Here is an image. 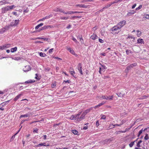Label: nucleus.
<instances>
[{
	"instance_id": "f257e3e1",
	"label": "nucleus",
	"mask_w": 149,
	"mask_h": 149,
	"mask_svg": "<svg viewBox=\"0 0 149 149\" xmlns=\"http://www.w3.org/2000/svg\"><path fill=\"white\" fill-rule=\"evenodd\" d=\"M15 7V6L14 5L10 6H8L5 7H3L1 9V13H4L9 10L13 9Z\"/></svg>"
},
{
	"instance_id": "f03ea898",
	"label": "nucleus",
	"mask_w": 149,
	"mask_h": 149,
	"mask_svg": "<svg viewBox=\"0 0 149 149\" xmlns=\"http://www.w3.org/2000/svg\"><path fill=\"white\" fill-rule=\"evenodd\" d=\"M82 111H79L77 114L74 115L75 120L77 122H79L84 118V117L82 116V114L80 116L81 113Z\"/></svg>"
},
{
	"instance_id": "7ed1b4c3",
	"label": "nucleus",
	"mask_w": 149,
	"mask_h": 149,
	"mask_svg": "<svg viewBox=\"0 0 149 149\" xmlns=\"http://www.w3.org/2000/svg\"><path fill=\"white\" fill-rule=\"evenodd\" d=\"M19 20H13V21L10 22L9 26V28L10 26H16L18 24Z\"/></svg>"
},
{
	"instance_id": "20e7f679",
	"label": "nucleus",
	"mask_w": 149,
	"mask_h": 149,
	"mask_svg": "<svg viewBox=\"0 0 149 149\" xmlns=\"http://www.w3.org/2000/svg\"><path fill=\"white\" fill-rule=\"evenodd\" d=\"M9 29V26H6L0 29V34L4 33L6 30H8Z\"/></svg>"
},
{
	"instance_id": "39448f33",
	"label": "nucleus",
	"mask_w": 149,
	"mask_h": 149,
	"mask_svg": "<svg viewBox=\"0 0 149 149\" xmlns=\"http://www.w3.org/2000/svg\"><path fill=\"white\" fill-rule=\"evenodd\" d=\"M93 107H91L85 110V111L82 113V114L83 115L82 116L84 117H84L86 115L87 113H89L91 110H92L93 109Z\"/></svg>"
},
{
	"instance_id": "423d86ee",
	"label": "nucleus",
	"mask_w": 149,
	"mask_h": 149,
	"mask_svg": "<svg viewBox=\"0 0 149 149\" xmlns=\"http://www.w3.org/2000/svg\"><path fill=\"white\" fill-rule=\"evenodd\" d=\"M126 23V21L125 20H123L120 21L118 24V25L120 28H122L124 26Z\"/></svg>"
},
{
	"instance_id": "0eeeda50",
	"label": "nucleus",
	"mask_w": 149,
	"mask_h": 149,
	"mask_svg": "<svg viewBox=\"0 0 149 149\" xmlns=\"http://www.w3.org/2000/svg\"><path fill=\"white\" fill-rule=\"evenodd\" d=\"M113 138L110 139H107L102 141V143L103 144H105L107 143H109L111 141L113 140Z\"/></svg>"
},
{
	"instance_id": "6e6552de",
	"label": "nucleus",
	"mask_w": 149,
	"mask_h": 149,
	"mask_svg": "<svg viewBox=\"0 0 149 149\" xmlns=\"http://www.w3.org/2000/svg\"><path fill=\"white\" fill-rule=\"evenodd\" d=\"M78 69L81 75L83 74V73L82 70V65L81 63H79L77 65Z\"/></svg>"
},
{
	"instance_id": "1a4fd4ad",
	"label": "nucleus",
	"mask_w": 149,
	"mask_h": 149,
	"mask_svg": "<svg viewBox=\"0 0 149 149\" xmlns=\"http://www.w3.org/2000/svg\"><path fill=\"white\" fill-rule=\"evenodd\" d=\"M31 70V68L29 65H26L23 68V70L24 72L29 71Z\"/></svg>"
},
{
	"instance_id": "9d476101",
	"label": "nucleus",
	"mask_w": 149,
	"mask_h": 149,
	"mask_svg": "<svg viewBox=\"0 0 149 149\" xmlns=\"http://www.w3.org/2000/svg\"><path fill=\"white\" fill-rule=\"evenodd\" d=\"M136 65V64L135 63H134L133 64H130L127 67L126 69L128 70H130L134 66H135Z\"/></svg>"
},
{
	"instance_id": "9b49d317",
	"label": "nucleus",
	"mask_w": 149,
	"mask_h": 149,
	"mask_svg": "<svg viewBox=\"0 0 149 149\" xmlns=\"http://www.w3.org/2000/svg\"><path fill=\"white\" fill-rule=\"evenodd\" d=\"M120 28L119 27V26L118 25L116 26H113L111 29V31H115L118 30H120Z\"/></svg>"
},
{
	"instance_id": "f8f14e48",
	"label": "nucleus",
	"mask_w": 149,
	"mask_h": 149,
	"mask_svg": "<svg viewBox=\"0 0 149 149\" xmlns=\"http://www.w3.org/2000/svg\"><path fill=\"white\" fill-rule=\"evenodd\" d=\"M49 144H46V143H39L38 144V147L41 146H49Z\"/></svg>"
},
{
	"instance_id": "ddd939ff",
	"label": "nucleus",
	"mask_w": 149,
	"mask_h": 149,
	"mask_svg": "<svg viewBox=\"0 0 149 149\" xmlns=\"http://www.w3.org/2000/svg\"><path fill=\"white\" fill-rule=\"evenodd\" d=\"M76 6H79L80 8H87L88 6H85L83 4H77L76 5Z\"/></svg>"
},
{
	"instance_id": "4468645a",
	"label": "nucleus",
	"mask_w": 149,
	"mask_h": 149,
	"mask_svg": "<svg viewBox=\"0 0 149 149\" xmlns=\"http://www.w3.org/2000/svg\"><path fill=\"white\" fill-rule=\"evenodd\" d=\"M51 28L50 26H44L43 27H42L41 29H40V30H38V31H40L41 30H44L47 29L49 28Z\"/></svg>"
},
{
	"instance_id": "2eb2a0df",
	"label": "nucleus",
	"mask_w": 149,
	"mask_h": 149,
	"mask_svg": "<svg viewBox=\"0 0 149 149\" xmlns=\"http://www.w3.org/2000/svg\"><path fill=\"white\" fill-rule=\"evenodd\" d=\"M22 94H20L19 95H18L16 97H15L14 98V100L15 101H17L18 99L22 95Z\"/></svg>"
},
{
	"instance_id": "dca6fc26",
	"label": "nucleus",
	"mask_w": 149,
	"mask_h": 149,
	"mask_svg": "<svg viewBox=\"0 0 149 149\" xmlns=\"http://www.w3.org/2000/svg\"><path fill=\"white\" fill-rule=\"evenodd\" d=\"M132 11H133V12H128L126 16L127 17H129L130 16H132L134 13H135V11H134V10Z\"/></svg>"
},
{
	"instance_id": "f3484780",
	"label": "nucleus",
	"mask_w": 149,
	"mask_h": 149,
	"mask_svg": "<svg viewBox=\"0 0 149 149\" xmlns=\"http://www.w3.org/2000/svg\"><path fill=\"white\" fill-rule=\"evenodd\" d=\"M54 11L55 12H60L64 13V11L63 10H62L61 9L58 8L55 10Z\"/></svg>"
},
{
	"instance_id": "a211bd4d",
	"label": "nucleus",
	"mask_w": 149,
	"mask_h": 149,
	"mask_svg": "<svg viewBox=\"0 0 149 149\" xmlns=\"http://www.w3.org/2000/svg\"><path fill=\"white\" fill-rule=\"evenodd\" d=\"M137 43L138 44H144L143 40L142 39H139L137 40Z\"/></svg>"
},
{
	"instance_id": "6ab92c4d",
	"label": "nucleus",
	"mask_w": 149,
	"mask_h": 149,
	"mask_svg": "<svg viewBox=\"0 0 149 149\" xmlns=\"http://www.w3.org/2000/svg\"><path fill=\"white\" fill-rule=\"evenodd\" d=\"M98 38L96 34H93L91 36L90 38L93 40H95L97 39Z\"/></svg>"
},
{
	"instance_id": "aec40b11",
	"label": "nucleus",
	"mask_w": 149,
	"mask_h": 149,
	"mask_svg": "<svg viewBox=\"0 0 149 149\" xmlns=\"http://www.w3.org/2000/svg\"><path fill=\"white\" fill-rule=\"evenodd\" d=\"M113 96H107L106 99L108 100H113Z\"/></svg>"
},
{
	"instance_id": "412c9836",
	"label": "nucleus",
	"mask_w": 149,
	"mask_h": 149,
	"mask_svg": "<svg viewBox=\"0 0 149 149\" xmlns=\"http://www.w3.org/2000/svg\"><path fill=\"white\" fill-rule=\"evenodd\" d=\"M43 121V119L42 118V119L38 120V122H39L40 123H41L40 124V123H39V124L40 125V126H41L42 125L43 123L42 121Z\"/></svg>"
},
{
	"instance_id": "4be33fe9",
	"label": "nucleus",
	"mask_w": 149,
	"mask_h": 149,
	"mask_svg": "<svg viewBox=\"0 0 149 149\" xmlns=\"http://www.w3.org/2000/svg\"><path fill=\"white\" fill-rule=\"evenodd\" d=\"M17 49V47H15L14 48H12L11 49V52H16Z\"/></svg>"
},
{
	"instance_id": "5701e85b",
	"label": "nucleus",
	"mask_w": 149,
	"mask_h": 149,
	"mask_svg": "<svg viewBox=\"0 0 149 149\" xmlns=\"http://www.w3.org/2000/svg\"><path fill=\"white\" fill-rule=\"evenodd\" d=\"M77 38H79L80 39L81 43H82L83 42V38H82V36H79V35L77 36Z\"/></svg>"
},
{
	"instance_id": "b1692460",
	"label": "nucleus",
	"mask_w": 149,
	"mask_h": 149,
	"mask_svg": "<svg viewBox=\"0 0 149 149\" xmlns=\"http://www.w3.org/2000/svg\"><path fill=\"white\" fill-rule=\"evenodd\" d=\"M35 81L34 80H28L27 81H26L25 82V84H28L29 83H31L33 82H34Z\"/></svg>"
},
{
	"instance_id": "393cba45",
	"label": "nucleus",
	"mask_w": 149,
	"mask_h": 149,
	"mask_svg": "<svg viewBox=\"0 0 149 149\" xmlns=\"http://www.w3.org/2000/svg\"><path fill=\"white\" fill-rule=\"evenodd\" d=\"M10 47V44H6L3 45L4 49L6 48H8Z\"/></svg>"
},
{
	"instance_id": "a878e982",
	"label": "nucleus",
	"mask_w": 149,
	"mask_h": 149,
	"mask_svg": "<svg viewBox=\"0 0 149 149\" xmlns=\"http://www.w3.org/2000/svg\"><path fill=\"white\" fill-rule=\"evenodd\" d=\"M39 55L40 56L43 57H45L46 56H47L44 53H43L42 52L39 53Z\"/></svg>"
},
{
	"instance_id": "bb28decb",
	"label": "nucleus",
	"mask_w": 149,
	"mask_h": 149,
	"mask_svg": "<svg viewBox=\"0 0 149 149\" xmlns=\"http://www.w3.org/2000/svg\"><path fill=\"white\" fill-rule=\"evenodd\" d=\"M67 49L72 54H73L74 53V51L73 50H72L70 47L67 48Z\"/></svg>"
},
{
	"instance_id": "cd10ccee",
	"label": "nucleus",
	"mask_w": 149,
	"mask_h": 149,
	"mask_svg": "<svg viewBox=\"0 0 149 149\" xmlns=\"http://www.w3.org/2000/svg\"><path fill=\"white\" fill-rule=\"evenodd\" d=\"M9 101H10L9 100H8L6 102H4L2 103L1 104L2 106H4V105H6L7 103H8Z\"/></svg>"
},
{
	"instance_id": "c85d7f7f",
	"label": "nucleus",
	"mask_w": 149,
	"mask_h": 149,
	"mask_svg": "<svg viewBox=\"0 0 149 149\" xmlns=\"http://www.w3.org/2000/svg\"><path fill=\"white\" fill-rule=\"evenodd\" d=\"M70 13H71V14H74L75 13H83L82 12H78L77 11H70Z\"/></svg>"
},
{
	"instance_id": "c756f323",
	"label": "nucleus",
	"mask_w": 149,
	"mask_h": 149,
	"mask_svg": "<svg viewBox=\"0 0 149 149\" xmlns=\"http://www.w3.org/2000/svg\"><path fill=\"white\" fill-rule=\"evenodd\" d=\"M72 132L75 135H77L78 134V132L77 130H72Z\"/></svg>"
},
{
	"instance_id": "7c9ffc66",
	"label": "nucleus",
	"mask_w": 149,
	"mask_h": 149,
	"mask_svg": "<svg viewBox=\"0 0 149 149\" xmlns=\"http://www.w3.org/2000/svg\"><path fill=\"white\" fill-rule=\"evenodd\" d=\"M29 116V115L28 114H26L25 115H22L20 116V118H22V117H27Z\"/></svg>"
},
{
	"instance_id": "2f4dec72",
	"label": "nucleus",
	"mask_w": 149,
	"mask_h": 149,
	"mask_svg": "<svg viewBox=\"0 0 149 149\" xmlns=\"http://www.w3.org/2000/svg\"><path fill=\"white\" fill-rule=\"evenodd\" d=\"M117 95L118 97H123L124 95V94H123L121 93H118L117 94Z\"/></svg>"
},
{
	"instance_id": "473e14b6",
	"label": "nucleus",
	"mask_w": 149,
	"mask_h": 149,
	"mask_svg": "<svg viewBox=\"0 0 149 149\" xmlns=\"http://www.w3.org/2000/svg\"><path fill=\"white\" fill-rule=\"evenodd\" d=\"M70 73L71 74L73 75V76L74 77H75L74 76V75H73V74H75V72H74V70H73V71H71L70 70Z\"/></svg>"
},
{
	"instance_id": "72a5a7b5",
	"label": "nucleus",
	"mask_w": 149,
	"mask_h": 149,
	"mask_svg": "<svg viewBox=\"0 0 149 149\" xmlns=\"http://www.w3.org/2000/svg\"><path fill=\"white\" fill-rule=\"evenodd\" d=\"M56 83L55 82H53L52 84L51 87L52 88H54L56 86Z\"/></svg>"
},
{
	"instance_id": "f704fd0d",
	"label": "nucleus",
	"mask_w": 149,
	"mask_h": 149,
	"mask_svg": "<svg viewBox=\"0 0 149 149\" xmlns=\"http://www.w3.org/2000/svg\"><path fill=\"white\" fill-rule=\"evenodd\" d=\"M135 142V141H133L131 142L129 144V145L130 147H132L133 145L134 144V143Z\"/></svg>"
},
{
	"instance_id": "c9c22d12",
	"label": "nucleus",
	"mask_w": 149,
	"mask_h": 149,
	"mask_svg": "<svg viewBox=\"0 0 149 149\" xmlns=\"http://www.w3.org/2000/svg\"><path fill=\"white\" fill-rule=\"evenodd\" d=\"M126 53L127 54H129L130 53H132V52L129 49H127L126 51Z\"/></svg>"
},
{
	"instance_id": "e433bc0d",
	"label": "nucleus",
	"mask_w": 149,
	"mask_h": 149,
	"mask_svg": "<svg viewBox=\"0 0 149 149\" xmlns=\"http://www.w3.org/2000/svg\"><path fill=\"white\" fill-rule=\"evenodd\" d=\"M111 6L109 4H108L107 5H106L104 7V8H105V9H107Z\"/></svg>"
},
{
	"instance_id": "4c0bfd02",
	"label": "nucleus",
	"mask_w": 149,
	"mask_h": 149,
	"mask_svg": "<svg viewBox=\"0 0 149 149\" xmlns=\"http://www.w3.org/2000/svg\"><path fill=\"white\" fill-rule=\"evenodd\" d=\"M38 39H41V40H46L47 41L49 39L48 38H38Z\"/></svg>"
},
{
	"instance_id": "58836bf2",
	"label": "nucleus",
	"mask_w": 149,
	"mask_h": 149,
	"mask_svg": "<svg viewBox=\"0 0 149 149\" xmlns=\"http://www.w3.org/2000/svg\"><path fill=\"white\" fill-rule=\"evenodd\" d=\"M70 119L72 120H75L74 115H72L70 117Z\"/></svg>"
},
{
	"instance_id": "ea45409f",
	"label": "nucleus",
	"mask_w": 149,
	"mask_h": 149,
	"mask_svg": "<svg viewBox=\"0 0 149 149\" xmlns=\"http://www.w3.org/2000/svg\"><path fill=\"white\" fill-rule=\"evenodd\" d=\"M37 132V129L36 128H34L33 131V134H35Z\"/></svg>"
},
{
	"instance_id": "a19ab883",
	"label": "nucleus",
	"mask_w": 149,
	"mask_h": 149,
	"mask_svg": "<svg viewBox=\"0 0 149 149\" xmlns=\"http://www.w3.org/2000/svg\"><path fill=\"white\" fill-rule=\"evenodd\" d=\"M13 59L16 60H19L21 59L20 58L18 57H15L14 58H13Z\"/></svg>"
},
{
	"instance_id": "79ce46f5",
	"label": "nucleus",
	"mask_w": 149,
	"mask_h": 149,
	"mask_svg": "<svg viewBox=\"0 0 149 149\" xmlns=\"http://www.w3.org/2000/svg\"><path fill=\"white\" fill-rule=\"evenodd\" d=\"M143 132V129L141 130L139 132V134L138 135V136L139 137L140 134L142 133V132Z\"/></svg>"
},
{
	"instance_id": "37998d69",
	"label": "nucleus",
	"mask_w": 149,
	"mask_h": 149,
	"mask_svg": "<svg viewBox=\"0 0 149 149\" xmlns=\"http://www.w3.org/2000/svg\"><path fill=\"white\" fill-rule=\"evenodd\" d=\"M149 139V137L148 135V134H146V136L144 137V139L145 140H147Z\"/></svg>"
},
{
	"instance_id": "c03bdc74",
	"label": "nucleus",
	"mask_w": 149,
	"mask_h": 149,
	"mask_svg": "<svg viewBox=\"0 0 149 149\" xmlns=\"http://www.w3.org/2000/svg\"><path fill=\"white\" fill-rule=\"evenodd\" d=\"M142 6L141 5H139V6L138 8H136V10H139L142 8Z\"/></svg>"
},
{
	"instance_id": "a18cd8bd",
	"label": "nucleus",
	"mask_w": 149,
	"mask_h": 149,
	"mask_svg": "<svg viewBox=\"0 0 149 149\" xmlns=\"http://www.w3.org/2000/svg\"><path fill=\"white\" fill-rule=\"evenodd\" d=\"M68 18V17H61L60 18L61 19H67Z\"/></svg>"
},
{
	"instance_id": "49530a36",
	"label": "nucleus",
	"mask_w": 149,
	"mask_h": 149,
	"mask_svg": "<svg viewBox=\"0 0 149 149\" xmlns=\"http://www.w3.org/2000/svg\"><path fill=\"white\" fill-rule=\"evenodd\" d=\"M71 82V81L70 80H68L67 81L64 80L63 81V83L65 82V83H70Z\"/></svg>"
},
{
	"instance_id": "de8ad7c7",
	"label": "nucleus",
	"mask_w": 149,
	"mask_h": 149,
	"mask_svg": "<svg viewBox=\"0 0 149 149\" xmlns=\"http://www.w3.org/2000/svg\"><path fill=\"white\" fill-rule=\"evenodd\" d=\"M37 121H36L35 122H32L31 123V124H33L34 125H37L36 123Z\"/></svg>"
},
{
	"instance_id": "09e8293b",
	"label": "nucleus",
	"mask_w": 149,
	"mask_h": 149,
	"mask_svg": "<svg viewBox=\"0 0 149 149\" xmlns=\"http://www.w3.org/2000/svg\"><path fill=\"white\" fill-rule=\"evenodd\" d=\"M50 69L49 68H45V72H48L49 70Z\"/></svg>"
},
{
	"instance_id": "8fccbe9b",
	"label": "nucleus",
	"mask_w": 149,
	"mask_h": 149,
	"mask_svg": "<svg viewBox=\"0 0 149 149\" xmlns=\"http://www.w3.org/2000/svg\"><path fill=\"white\" fill-rule=\"evenodd\" d=\"M99 41L101 43H103L104 42V41L103 40L100 38L99 39Z\"/></svg>"
},
{
	"instance_id": "3c124183",
	"label": "nucleus",
	"mask_w": 149,
	"mask_h": 149,
	"mask_svg": "<svg viewBox=\"0 0 149 149\" xmlns=\"http://www.w3.org/2000/svg\"><path fill=\"white\" fill-rule=\"evenodd\" d=\"M91 1V0H83V1H82L81 2L82 3H84L86 2H89Z\"/></svg>"
},
{
	"instance_id": "603ef678",
	"label": "nucleus",
	"mask_w": 149,
	"mask_h": 149,
	"mask_svg": "<svg viewBox=\"0 0 149 149\" xmlns=\"http://www.w3.org/2000/svg\"><path fill=\"white\" fill-rule=\"evenodd\" d=\"M96 126L97 127L99 125V122L98 120H97L96 123Z\"/></svg>"
},
{
	"instance_id": "864d4df0",
	"label": "nucleus",
	"mask_w": 149,
	"mask_h": 149,
	"mask_svg": "<svg viewBox=\"0 0 149 149\" xmlns=\"http://www.w3.org/2000/svg\"><path fill=\"white\" fill-rule=\"evenodd\" d=\"M29 11V10L28 9V8H26V9L24 10V13H26L28 12Z\"/></svg>"
},
{
	"instance_id": "5fc2aeb1",
	"label": "nucleus",
	"mask_w": 149,
	"mask_h": 149,
	"mask_svg": "<svg viewBox=\"0 0 149 149\" xmlns=\"http://www.w3.org/2000/svg\"><path fill=\"white\" fill-rule=\"evenodd\" d=\"M53 48H52L49 49L48 51L49 53H51L53 51Z\"/></svg>"
},
{
	"instance_id": "6e6d98bb",
	"label": "nucleus",
	"mask_w": 149,
	"mask_h": 149,
	"mask_svg": "<svg viewBox=\"0 0 149 149\" xmlns=\"http://www.w3.org/2000/svg\"><path fill=\"white\" fill-rule=\"evenodd\" d=\"M43 25V24L42 23H40L38 25V29L41 26Z\"/></svg>"
},
{
	"instance_id": "4d7b16f0",
	"label": "nucleus",
	"mask_w": 149,
	"mask_h": 149,
	"mask_svg": "<svg viewBox=\"0 0 149 149\" xmlns=\"http://www.w3.org/2000/svg\"><path fill=\"white\" fill-rule=\"evenodd\" d=\"M106 119V116L105 115H102V116L101 118V119Z\"/></svg>"
},
{
	"instance_id": "13d9d810",
	"label": "nucleus",
	"mask_w": 149,
	"mask_h": 149,
	"mask_svg": "<svg viewBox=\"0 0 149 149\" xmlns=\"http://www.w3.org/2000/svg\"><path fill=\"white\" fill-rule=\"evenodd\" d=\"M141 34V32L140 31H138V33L137 34V36L138 37L140 36Z\"/></svg>"
},
{
	"instance_id": "bf43d9fd",
	"label": "nucleus",
	"mask_w": 149,
	"mask_h": 149,
	"mask_svg": "<svg viewBox=\"0 0 149 149\" xmlns=\"http://www.w3.org/2000/svg\"><path fill=\"white\" fill-rule=\"evenodd\" d=\"M64 13L65 14H71V13H70V11L67 12H64V13Z\"/></svg>"
},
{
	"instance_id": "052dcab7",
	"label": "nucleus",
	"mask_w": 149,
	"mask_h": 149,
	"mask_svg": "<svg viewBox=\"0 0 149 149\" xmlns=\"http://www.w3.org/2000/svg\"><path fill=\"white\" fill-rule=\"evenodd\" d=\"M145 17L148 19H149V15H145Z\"/></svg>"
},
{
	"instance_id": "680f3d73",
	"label": "nucleus",
	"mask_w": 149,
	"mask_h": 149,
	"mask_svg": "<svg viewBox=\"0 0 149 149\" xmlns=\"http://www.w3.org/2000/svg\"><path fill=\"white\" fill-rule=\"evenodd\" d=\"M3 1H0V5H3V4H6V3H4L3 2Z\"/></svg>"
},
{
	"instance_id": "e2e57ef3",
	"label": "nucleus",
	"mask_w": 149,
	"mask_h": 149,
	"mask_svg": "<svg viewBox=\"0 0 149 149\" xmlns=\"http://www.w3.org/2000/svg\"><path fill=\"white\" fill-rule=\"evenodd\" d=\"M47 137V136L46 135H43L42 136V138L44 139H46Z\"/></svg>"
},
{
	"instance_id": "0e129e2a",
	"label": "nucleus",
	"mask_w": 149,
	"mask_h": 149,
	"mask_svg": "<svg viewBox=\"0 0 149 149\" xmlns=\"http://www.w3.org/2000/svg\"><path fill=\"white\" fill-rule=\"evenodd\" d=\"M106 97H107V96H105V95L102 96V97L101 98L102 99H106Z\"/></svg>"
},
{
	"instance_id": "69168bd1",
	"label": "nucleus",
	"mask_w": 149,
	"mask_h": 149,
	"mask_svg": "<svg viewBox=\"0 0 149 149\" xmlns=\"http://www.w3.org/2000/svg\"><path fill=\"white\" fill-rule=\"evenodd\" d=\"M4 49L3 45V46H0V50H3Z\"/></svg>"
},
{
	"instance_id": "338daca9",
	"label": "nucleus",
	"mask_w": 149,
	"mask_h": 149,
	"mask_svg": "<svg viewBox=\"0 0 149 149\" xmlns=\"http://www.w3.org/2000/svg\"><path fill=\"white\" fill-rule=\"evenodd\" d=\"M136 3H135L133 6H132V8L134 9L135 8V7L136 6Z\"/></svg>"
},
{
	"instance_id": "774afa93",
	"label": "nucleus",
	"mask_w": 149,
	"mask_h": 149,
	"mask_svg": "<svg viewBox=\"0 0 149 149\" xmlns=\"http://www.w3.org/2000/svg\"><path fill=\"white\" fill-rule=\"evenodd\" d=\"M104 102H102L101 103H100L99 104H98V106L100 107V106H102L103 104H104Z\"/></svg>"
}]
</instances>
